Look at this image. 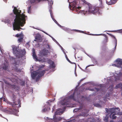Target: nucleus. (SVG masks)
Segmentation results:
<instances>
[{"instance_id":"nucleus-2","label":"nucleus","mask_w":122,"mask_h":122,"mask_svg":"<svg viewBox=\"0 0 122 122\" xmlns=\"http://www.w3.org/2000/svg\"><path fill=\"white\" fill-rule=\"evenodd\" d=\"M87 7L89 8V9L88 11L85 10H80L79 12L84 15H86L90 13L93 14H96V13L98 12L99 10L98 7L92 5L90 3L88 5Z\"/></svg>"},{"instance_id":"nucleus-23","label":"nucleus","mask_w":122,"mask_h":122,"mask_svg":"<svg viewBox=\"0 0 122 122\" xmlns=\"http://www.w3.org/2000/svg\"><path fill=\"white\" fill-rule=\"evenodd\" d=\"M53 121L55 122L58 121V118L56 117L55 115L53 116Z\"/></svg>"},{"instance_id":"nucleus-25","label":"nucleus","mask_w":122,"mask_h":122,"mask_svg":"<svg viewBox=\"0 0 122 122\" xmlns=\"http://www.w3.org/2000/svg\"><path fill=\"white\" fill-rule=\"evenodd\" d=\"M122 85V84H117V85H116L115 87V88L116 89H117L118 88H121V86Z\"/></svg>"},{"instance_id":"nucleus-55","label":"nucleus","mask_w":122,"mask_h":122,"mask_svg":"<svg viewBox=\"0 0 122 122\" xmlns=\"http://www.w3.org/2000/svg\"><path fill=\"white\" fill-rule=\"evenodd\" d=\"M3 0L5 2H7V0Z\"/></svg>"},{"instance_id":"nucleus-13","label":"nucleus","mask_w":122,"mask_h":122,"mask_svg":"<svg viewBox=\"0 0 122 122\" xmlns=\"http://www.w3.org/2000/svg\"><path fill=\"white\" fill-rule=\"evenodd\" d=\"M72 5L73 6V7L74 8H75L76 9V11H78V12H79L78 10H78L79 9H80L81 8L79 7H77L76 6V5L77 4V3H76V1H73L72 3ZM79 12V13H80Z\"/></svg>"},{"instance_id":"nucleus-43","label":"nucleus","mask_w":122,"mask_h":122,"mask_svg":"<svg viewBox=\"0 0 122 122\" xmlns=\"http://www.w3.org/2000/svg\"><path fill=\"white\" fill-rule=\"evenodd\" d=\"M47 110V109L46 108H44L42 110V111L43 112H45Z\"/></svg>"},{"instance_id":"nucleus-34","label":"nucleus","mask_w":122,"mask_h":122,"mask_svg":"<svg viewBox=\"0 0 122 122\" xmlns=\"http://www.w3.org/2000/svg\"><path fill=\"white\" fill-rule=\"evenodd\" d=\"M15 70L17 72H21V70L18 69V68H17V67L16 68V69H15Z\"/></svg>"},{"instance_id":"nucleus-40","label":"nucleus","mask_w":122,"mask_h":122,"mask_svg":"<svg viewBox=\"0 0 122 122\" xmlns=\"http://www.w3.org/2000/svg\"><path fill=\"white\" fill-rule=\"evenodd\" d=\"M44 67L45 65H42L41 66H40L39 68L41 69V68H43Z\"/></svg>"},{"instance_id":"nucleus-49","label":"nucleus","mask_w":122,"mask_h":122,"mask_svg":"<svg viewBox=\"0 0 122 122\" xmlns=\"http://www.w3.org/2000/svg\"><path fill=\"white\" fill-rule=\"evenodd\" d=\"M41 61V59H37V61H36H36Z\"/></svg>"},{"instance_id":"nucleus-7","label":"nucleus","mask_w":122,"mask_h":122,"mask_svg":"<svg viewBox=\"0 0 122 122\" xmlns=\"http://www.w3.org/2000/svg\"><path fill=\"white\" fill-rule=\"evenodd\" d=\"M45 70L40 71L38 72V75L36 79V81H38L40 77L44 75V74L45 73Z\"/></svg>"},{"instance_id":"nucleus-11","label":"nucleus","mask_w":122,"mask_h":122,"mask_svg":"<svg viewBox=\"0 0 122 122\" xmlns=\"http://www.w3.org/2000/svg\"><path fill=\"white\" fill-rule=\"evenodd\" d=\"M117 108H112L109 109L108 110H106V111L109 113H111L110 115H111L113 113L115 112V110Z\"/></svg>"},{"instance_id":"nucleus-41","label":"nucleus","mask_w":122,"mask_h":122,"mask_svg":"<svg viewBox=\"0 0 122 122\" xmlns=\"http://www.w3.org/2000/svg\"><path fill=\"white\" fill-rule=\"evenodd\" d=\"M94 89L95 90H97V91H99V88H96V87H95L94 88Z\"/></svg>"},{"instance_id":"nucleus-5","label":"nucleus","mask_w":122,"mask_h":122,"mask_svg":"<svg viewBox=\"0 0 122 122\" xmlns=\"http://www.w3.org/2000/svg\"><path fill=\"white\" fill-rule=\"evenodd\" d=\"M25 53V50H20L18 51V54L16 55V56L18 58H20L24 55Z\"/></svg>"},{"instance_id":"nucleus-33","label":"nucleus","mask_w":122,"mask_h":122,"mask_svg":"<svg viewBox=\"0 0 122 122\" xmlns=\"http://www.w3.org/2000/svg\"><path fill=\"white\" fill-rule=\"evenodd\" d=\"M74 97L73 95H71L69 97V98L72 99L74 100H75L74 99Z\"/></svg>"},{"instance_id":"nucleus-47","label":"nucleus","mask_w":122,"mask_h":122,"mask_svg":"<svg viewBox=\"0 0 122 122\" xmlns=\"http://www.w3.org/2000/svg\"><path fill=\"white\" fill-rule=\"evenodd\" d=\"M108 31V32H116V31H114V30H113V31Z\"/></svg>"},{"instance_id":"nucleus-19","label":"nucleus","mask_w":122,"mask_h":122,"mask_svg":"<svg viewBox=\"0 0 122 122\" xmlns=\"http://www.w3.org/2000/svg\"><path fill=\"white\" fill-rule=\"evenodd\" d=\"M23 36H21L20 37V38H19L18 40V41L20 42H22L23 41Z\"/></svg>"},{"instance_id":"nucleus-31","label":"nucleus","mask_w":122,"mask_h":122,"mask_svg":"<svg viewBox=\"0 0 122 122\" xmlns=\"http://www.w3.org/2000/svg\"><path fill=\"white\" fill-rule=\"evenodd\" d=\"M21 85L22 86H24L25 85V82L23 81H22L20 83Z\"/></svg>"},{"instance_id":"nucleus-14","label":"nucleus","mask_w":122,"mask_h":122,"mask_svg":"<svg viewBox=\"0 0 122 122\" xmlns=\"http://www.w3.org/2000/svg\"><path fill=\"white\" fill-rule=\"evenodd\" d=\"M38 74V72L34 71L32 72L31 74V76L32 79H35L36 77Z\"/></svg>"},{"instance_id":"nucleus-46","label":"nucleus","mask_w":122,"mask_h":122,"mask_svg":"<svg viewBox=\"0 0 122 122\" xmlns=\"http://www.w3.org/2000/svg\"><path fill=\"white\" fill-rule=\"evenodd\" d=\"M62 118L61 117H59L58 118V121L62 119Z\"/></svg>"},{"instance_id":"nucleus-52","label":"nucleus","mask_w":122,"mask_h":122,"mask_svg":"<svg viewBox=\"0 0 122 122\" xmlns=\"http://www.w3.org/2000/svg\"><path fill=\"white\" fill-rule=\"evenodd\" d=\"M83 80V79H81L80 81V83H81V81H82Z\"/></svg>"},{"instance_id":"nucleus-32","label":"nucleus","mask_w":122,"mask_h":122,"mask_svg":"<svg viewBox=\"0 0 122 122\" xmlns=\"http://www.w3.org/2000/svg\"><path fill=\"white\" fill-rule=\"evenodd\" d=\"M53 62L51 60H49L48 61V63L50 64V65Z\"/></svg>"},{"instance_id":"nucleus-8","label":"nucleus","mask_w":122,"mask_h":122,"mask_svg":"<svg viewBox=\"0 0 122 122\" xmlns=\"http://www.w3.org/2000/svg\"><path fill=\"white\" fill-rule=\"evenodd\" d=\"M35 39L36 40H35V41H37L40 42H41L42 40L41 36L40 34H38L36 35L35 36Z\"/></svg>"},{"instance_id":"nucleus-57","label":"nucleus","mask_w":122,"mask_h":122,"mask_svg":"<svg viewBox=\"0 0 122 122\" xmlns=\"http://www.w3.org/2000/svg\"><path fill=\"white\" fill-rule=\"evenodd\" d=\"M51 2H52V4L53 3V1H52V0H51Z\"/></svg>"},{"instance_id":"nucleus-12","label":"nucleus","mask_w":122,"mask_h":122,"mask_svg":"<svg viewBox=\"0 0 122 122\" xmlns=\"http://www.w3.org/2000/svg\"><path fill=\"white\" fill-rule=\"evenodd\" d=\"M49 53V51L48 50H46V49H45L42 51L41 54L42 56H46L48 55Z\"/></svg>"},{"instance_id":"nucleus-54","label":"nucleus","mask_w":122,"mask_h":122,"mask_svg":"<svg viewBox=\"0 0 122 122\" xmlns=\"http://www.w3.org/2000/svg\"><path fill=\"white\" fill-rule=\"evenodd\" d=\"M109 122H114L112 120H111Z\"/></svg>"},{"instance_id":"nucleus-62","label":"nucleus","mask_w":122,"mask_h":122,"mask_svg":"<svg viewBox=\"0 0 122 122\" xmlns=\"http://www.w3.org/2000/svg\"><path fill=\"white\" fill-rule=\"evenodd\" d=\"M121 74H122V73H121Z\"/></svg>"},{"instance_id":"nucleus-35","label":"nucleus","mask_w":122,"mask_h":122,"mask_svg":"<svg viewBox=\"0 0 122 122\" xmlns=\"http://www.w3.org/2000/svg\"><path fill=\"white\" fill-rule=\"evenodd\" d=\"M86 89L87 90H89L91 91H94V89H93L90 88H87Z\"/></svg>"},{"instance_id":"nucleus-3","label":"nucleus","mask_w":122,"mask_h":122,"mask_svg":"<svg viewBox=\"0 0 122 122\" xmlns=\"http://www.w3.org/2000/svg\"><path fill=\"white\" fill-rule=\"evenodd\" d=\"M13 98H12V103H9V104L11 105V106L13 108H11L14 109L15 111L13 113L15 112L16 110L14 108L15 107V106H18L17 107L19 108L21 107L20 105V99H18L17 100L16 99V96L15 94H13L12 95Z\"/></svg>"},{"instance_id":"nucleus-30","label":"nucleus","mask_w":122,"mask_h":122,"mask_svg":"<svg viewBox=\"0 0 122 122\" xmlns=\"http://www.w3.org/2000/svg\"><path fill=\"white\" fill-rule=\"evenodd\" d=\"M116 114H113L112 115V118L113 119H115L117 117H116V116H115V115Z\"/></svg>"},{"instance_id":"nucleus-29","label":"nucleus","mask_w":122,"mask_h":122,"mask_svg":"<svg viewBox=\"0 0 122 122\" xmlns=\"http://www.w3.org/2000/svg\"><path fill=\"white\" fill-rule=\"evenodd\" d=\"M102 35L103 36H104L105 37V39L107 41V40H108V38H107V36H106V35L104 34H100L98 35Z\"/></svg>"},{"instance_id":"nucleus-38","label":"nucleus","mask_w":122,"mask_h":122,"mask_svg":"<svg viewBox=\"0 0 122 122\" xmlns=\"http://www.w3.org/2000/svg\"><path fill=\"white\" fill-rule=\"evenodd\" d=\"M117 31H118V32H118L122 33V29L121 30H117Z\"/></svg>"},{"instance_id":"nucleus-17","label":"nucleus","mask_w":122,"mask_h":122,"mask_svg":"<svg viewBox=\"0 0 122 122\" xmlns=\"http://www.w3.org/2000/svg\"><path fill=\"white\" fill-rule=\"evenodd\" d=\"M3 69L4 70H6L8 69V65L7 64H4L3 66Z\"/></svg>"},{"instance_id":"nucleus-28","label":"nucleus","mask_w":122,"mask_h":122,"mask_svg":"<svg viewBox=\"0 0 122 122\" xmlns=\"http://www.w3.org/2000/svg\"><path fill=\"white\" fill-rule=\"evenodd\" d=\"M23 34L22 33H21L19 34H17L15 35V36L16 37H19V36L20 37L21 36H23Z\"/></svg>"},{"instance_id":"nucleus-24","label":"nucleus","mask_w":122,"mask_h":122,"mask_svg":"<svg viewBox=\"0 0 122 122\" xmlns=\"http://www.w3.org/2000/svg\"><path fill=\"white\" fill-rule=\"evenodd\" d=\"M32 56L33 57V58L36 60L37 61V56L36 55V54H32Z\"/></svg>"},{"instance_id":"nucleus-4","label":"nucleus","mask_w":122,"mask_h":122,"mask_svg":"<svg viewBox=\"0 0 122 122\" xmlns=\"http://www.w3.org/2000/svg\"><path fill=\"white\" fill-rule=\"evenodd\" d=\"M0 109L6 113H9L10 114L13 113V112L15 111L14 109L11 108L10 107L8 108L4 109L3 108V107L0 105Z\"/></svg>"},{"instance_id":"nucleus-21","label":"nucleus","mask_w":122,"mask_h":122,"mask_svg":"<svg viewBox=\"0 0 122 122\" xmlns=\"http://www.w3.org/2000/svg\"><path fill=\"white\" fill-rule=\"evenodd\" d=\"M38 0H30V2L31 3H37L39 2Z\"/></svg>"},{"instance_id":"nucleus-18","label":"nucleus","mask_w":122,"mask_h":122,"mask_svg":"<svg viewBox=\"0 0 122 122\" xmlns=\"http://www.w3.org/2000/svg\"><path fill=\"white\" fill-rule=\"evenodd\" d=\"M76 59L78 61H82V57L80 56H77L76 57L75 56Z\"/></svg>"},{"instance_id":"nucleus-37","label":"nucleus","mask_w":122,"mask_h":122,"mask_svg":"<svg viewBox=\"0 0 122 122\" xmlns=\"http://www.w3.org/2000/svg\"><path fill=\"white\" fill-rule=\"evenodd\" d=\"M31 8V6H30L28 8V13H29L30 12Z\"/></svg>"},{"instance_id":"nucleus-60","label":"nucleus","mask_w":122,"mask_h":122,"mask_svg":"<svg viewBox=\"0 0 122 122\" xmlns=\"http://www.w3.org/2000/svg\"><path fill=\"white\" fill-rule=\"evenodd\" d=\"M74 49L75 50V48H74Z\"/></svg>"},{"instance_id":"nucleus-39","label":"nucleus","mask_w":122,"mask_h":122,"mask_svg":"<svg viewBox=\"0 0 122 122\" xmlns=\"http://www.w3.org/2000/svg\"><path fill=\"white\" fill-rule=\"evenodd\" d=\"M75 31H78L79 32H80V33H84V31H80L79 30H75Z\"/></svg>"},{"instance_id":"nucleus-53","label":"nucleus","mask_w":122,"mask_h":122,"mask_svg":"<svg viewBox=\"0 0 122 122\" xmlns=\"http://www.w3.org/2000/svg\"><path fill=\"white\" fill-rule=\"evenodd\" d=\"M48 47L47 48H48V49H50V46H49V45H48Z\"/></svg>"},{"instance_id":"nucleus-45","label":"nucleus","mask_w":122,"mask_h":122,"mask_svg":"<svg viewBox=\"0 0 122 122\" xmlns=\"http://www.w3.org/2000/svg\"><path fill=\"white\" fill-rule=\"evenodd\" d=\"M66 58L67 60L70 63L71 62L68 59L67 57H66Z\"/></svg>"},{"instance_id":"nucleus-36","label":"nucleus","mask_w":122,"mask_h":122,"mask_svg":"<svg viewBox=\"0 0 122 122\" xmlns=\"http://www.w3.org/2000/svg\"><path fill=\"white\" fill-rule=\"evenodd\" d=\"M32 50V52H33L32 54H36V52H35V49L34 48H33Z\"/></svg>"},{"instance_id":"nucleus-26","label":"nucleus","mask_w":122,"mask_h":122,"mask_svg":"<svg viewBox=\"0 0 122 122\" xmlns=\"http://www.w3.org/2000/svg\"><path fill=\"white\" fill-rule=\"evenodd\" d=\"M55 67V66L54 65V62L51 63V64H50V68H54Z\"/></svg>"},{"instance_id":"nucleus-56","label":"nucleus","mask_w":122,"mask_h":122,"mask_svg":"<svg viewBox=\"0 0 122 122\" xmlns=\"http://www.w3.org/2000/svg\"><path fill=\"white\" fill-rule=\"evenodd\" d=\"M75 110H76V109L74 110H73V111H74L75 112H76V111H75Z\"/></svg>"},{"instance_id":"nucleus-48","label":"nucleus","mask_w":122,"mask_h":122,"mask_svg":"<svg viewBox=\"0 0 122 122\" xmlns=\"http://www.w3.org/2000/svg\"><path fill=\"white\" fill-rule=\"evenodd\" d=\"M70 63L72 64H75V67H76V64L74 62H71Z\"/></svg>"},{"instance_id":"nucleus-1","label":"nucleus","mask_w":122,"mask_h":122,"mask_svg":"<svg viewBox=\"0 0 122 122\" xmlns=\"http://www.w3.org/2000/svg\"><path fill=\"white\" fill-rule=\"evenodd\" d=\"M13 11L14 14L16 15L14 22L13 24V30L20 31V29H22L20 26H24L25 23V15L23 14L21 15V10H18L15 7L13 10Z\"/></svg>"},{"instance_id":"nucleus-61","label":"nucleus","mask_w":122,"mask_h":122,"mask_svg":"<svg viewBox=\"0 0 122 122\" xmlns=\"http://www.w3.org/2000/svg\"><path fill=\"white\" fill-rule=\"evenodd\" d=\"M90 35H92L91 34H90Z\"/></svg>"},{"instance_id":"nucleus-59","label":"nucleus","mask_w":122,"mask_h":122,"mask_svg":"<svg viewBox=\"0 0 122 122\" xmlns=\"http://www.w3.org/2000/svg\"><path fill=\"white\" fill-rule=\"evenodd\" d=\"M121 115H122V112H121V113L120 114Z\"/></svg>"},{"instance_id":"nucleus-15","label":"nucleus","mask_w":122,"mask_h":122,"mask_svg":"<svg viewBox=\"0 0 122 122\" xmlns=\"http://www.w3.org/2000/svg\"><path fill=\"white\" fill-rule=\"evenodd\" d=\"M86 111V112H82L81 114H80V116H88V114L87 113H88L89 112V110H87V109L85 110Z\"/></svg>"},{"instance_id":"nucleus-27","label":"nucleus","mask_w":122,"mask_h":122,"mask_svg":"<svg viewBox=\"0 0 122 122\" xmlns=\"http://www.w3.org/2000/svg\"><path fill=\"white\" fill-rule=\"evenodd\" d=\"M109 117H105L104 118V121L105 122H108V121Z\"/></svg>"},{"instance_id":"nucleus-42","label":"nucleus","mask_w":122,"mask_h":122,"mask_svg":"<svg viewBox=\"0 0 122 122\" xmlns=\"http://www.w3.org/2000/svg\"><path fill=\"white\" fill-rule=\"evenodd\" d=\"M49 11L50 12L51 15H53V13L52 10L50 9Z\"/></svg>"},{"instance_id":"nucleus-51","label":"nucleus","mask_w":122,"mask_h":122,"mask_svg":"<svg viewBox=\"0 0 122 122\" xmlns=\"http://www.w3.org/2000/svg\"><path fill=\"white\" fill-rule=\"evenodd\" d=\"M81 83H80V81L79 82V83H78V85L77 86V87H78L80 85V84Z\"/></svg>"},{"instance_id":"nucleus-50","label":"nucleus","mask_w":122,"mask_h":122,"mask_svg":"<svg viewBox=\"0 0 122 122\" xmlns=\"http://www.w3.org/2000/svg\"><path fill=\"white\" fill-rule=\"evenodd\" d=\"M100 2V3L102 4V0H98Z\"/></svg>"},{"instance_id":"nucleus-44","label":"nucleus","mask_w":122,"mask_h":122,"mask_svg":"<svg viewBox=\"0 0 122 122\" xmlns=\"http://www.w3.org/2000/svg\"><path fill=\"white\" fill-rule=\"evenodd\" d=\"M51 17L52 18V19L53 20H55L56 22V21L53 18V15H51Z\"/></svg>"},{"instance_id":"nucleus-58","label":"nucleus","mask_w":122,"mask_h":122,"mask_svg":"<svg viewBox=\"0 0 122 122\" xmlns=\"http://www.w3.org/2000/svg\"><path fill=\"white\" fill-rule=\"evenodd\" d=\"M1 47H0V51H1Z\"/></svg>"},{"instance_id":"nucleus-9","label":"nucleus","mask_w":122,"mask_h":122,"mask_svg":"<svg viewBox=\"0 0 122 122\" xmlns=\"http://www.w3.org/2000/svg\"><path fill=\"white\" fill-rule=\"evenodd\" d=\"M118 0H110V1H106L107 4L109 5H111L115 4Z\"/></svg>"},{"instance_id":"nucleus-22","label":"nucleus","mask_w":122,"mask_h":122,"mask_svg":"<svg viewBox=\"0 0 122 122\" xmlns=\"http://www.w3.org/2000/svg\"><path fill=\"white\" fill-rule=\"evenodd\" d=\"M81 0L83 2V4H85V5H86V7H87V6L89 3L86 1L85 0Z\"/></svg>"},{"instance_id":"nucleus-20","label":"nucleus","mask_w":122,"mask_h":122,"mask_svg":"<svg viewBox=\"0 0 122 122\" xmlns=\"http://www.w3.org/2000/svg\"><path fill=\"white\" fill-rule=\"evenodd\" d=\"M110 36H111L114 39H115V40L116 41V45L115 46H117V40L116 38L113 35H112L110 34L107 33Z\"/></svg>"},{"instance_id":"nucleus-16","label":"nucleus","mask_w":122,"mask_h":122,"mask_svg":"<svg viewBox=\"0 0 122 122\" xmlns=\"http://www.w3.org/2000/svg\"><path fill=\"white\" fill-rule=\"evenodd\" d=\"M62 106H65L68 105L69 104V102L64 99L63 101L61 102V103Z\"/></svg>"},{"instance_id":"nucleus-10","label":"nucleus","mask_w":122,"mask_h":122,"mask_svg":"<svg viewBox=\"0 0 122 122\" xmlns=\"http://www.w3.org/2000/svg\"><path fill=\"white\" fill-rule=\"evenodd\" d=\"M18 46H13L12 47V50L13 53L14 54L17 55V53H18Z\"/></svg>"},{"instance_id":"nucleus-6","label":"nucleus","mask_w":122,"mask_h":122,"mask_svg":"<svg viewBox=\"0 0 122 122\" xmlns=\"http://www.w3.org/2000/svg\"><path fill=\"white\" fill-rule=\"evenodd\" d=\"M116 61V62L115 65V66L121 68L122 69V67L121 66H122V60L118 59Z\"/></svg>"}]
</instances>
